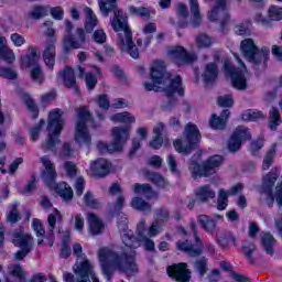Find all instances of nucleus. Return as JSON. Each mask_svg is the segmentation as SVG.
<instances>
[{
	"instance_id": "37",
	"label": "nucleus",
	"mask_w": 282,
	"mask_h": 282,
	"mask_svg": "<svg viewBox=\"0 0 282 282\" xmlns=\"http://www.w3.org/2000/svg\"><path fill=\"white\" fill-rule=\"evenodd\" d=\"M226 6V0H216V6H214V8L208 12L209 21H217L220 12H225Z\"/></svg>"
},
{
	"instance_id": "23",
	"label": "nucleus",
	"mask_w": 282,
	"mask_h": 282,
	"mask_svg": "<svg viewBox=\"0 0 282 282\" xmlns=\"http://www.w3.org/2000/svg\"><path fill=\"white\" fill-rule=\"evenodd\" d=\"M57 78L63 80V84L67 89H74L75 94H79V86L76 82L75 72L72 67H66L63 72H59Z\"/></svg>"
},
{
	"instance_id": "15",
	"label": "nucleus",
	"mask_w": 282,
	"mask_h": 282,
	"mask_svg": "<svg viewBox=\"0 0 282 282\" xmlns=\"http://www.w3.org/2000/svg\"><path fill=\"white\" fill-rule=\"evenodd\" d=\"M12 242L19 248V251L13 253L17 261L24 259L34 248V238L23 231L13 234Z\"/></svg>"
},
{
	"instance_id": "7",
	"label": "nucleus",
	"mask_w": 282,
	"mask_h": 282,
	"mask_svg": "<svg viewBox=\"0 0 282 282\" xmlns=\"http://www.w3.org/2000/svg\"><path fill=\"white\" fill-rule=\"evenodd\" d=\"M240 52L254 69H265L270 57L269 47L260 48L256 45L253 39H245L240 43Z\"/></svg>"
},
{
	"instance_id": "25",
	"label": "nucleus",
	"mask_w": 282,
	"mask_h": 282,
	"mask_svg": "<svg viewBox=\"0 0 282 282\" xmlns=\"http://www.w3.org/2000/svg\"><path fill=\"white\" fill-rule=\"evenodd\" d=\"M57 220H62V214L58 212V209H55L53 214H50L47 218L48 223V232L45 237L47 246H53L55 241V234L54 230L56 229V223Z\"/></svg>"
},
{
	"instance_id": "17",
	"label": "nucleus",
	"mask_w": 282,
	"mask_h": 282,
	"mask_svg": "<svg viewBox=\"0 0 282 282\" xmlns=\"http://www.w3.org/2000/svg\"><path fill=\"white\" fill-rule=\"evenodd\" d=\"M0 272H3L6 282H28L25 271L21 263H9L6 270H3V265L0 264Z\"/></svg>"
},
{
	"instance_id": "11",
	"label": "nucleus",
	"mask_w": 282,
	"mask_h": 282,
	"mask_svg": "<svg viewBox=\"0 0 282 282\" xmlns=\"http://www.w3.org/2000/svg\"><path fill=\"white\" fill-rule=\"evenodd\" d=\"M278 178L279 172H276V170H271V172L263 176L262 189L267 194L265 203L269 207H273L274 202L280 208L282 207V181L278 183L274 194L272 193Z\"/></svg>"
},
{
	"instance_id": "42",
	"label": "nucleus",
	"mask_w": 282,
	"mask_h": 282,
	"mask_svg": "<svg viewBox=\"0 0 282 282\" xmlns=\"http://www.w3.org/2000/svg\"><path fill=\"white\" fill-rule=\"evenodd\" d=\"M131 207H133V209H138L139 212H151L152 209V205H150V203H147V200H143V198H140L139 196L132 198Z\"/></svg>"
},
{
	"instance_id": "38",
	"label": "nucleus",
	"mask_w": 282,
	"mask_h": 282,
	"mask_svg": "<svg viewBox=\"0 0 282 282\" xmlns=\"http://www.w3.org/2000/svg\"><path fill=\"white\" fill-rule=\"evenodd\" d=\"M282 117L279 108L272 107L269 112V128L276 130L278 126H281Z\"/></svg>"
},
{
	"instance_id": "62",
	"label": "nucleus",
	"mask_w": 282,
	"mask_h": 282,
	"mask_svg": "<svg viewBox=\"0 0 282 282\" xmlns=\"http://www.w3.org/2000/svg\"><path fill=\"white\" fill-rule=\"evenodd\" d=\"M0 76H2V78H8L10 80H15L18 78L17 72L7 67L0 68Z\"/></svg>"
},
{
	"instance_id": "54",
	"label": "nucleus",
	"mask_w": 282,
	"mask_h": 282,
	"mask_svg": "<svg viewBox=\"0 0 282 282\" xmlns=\"http://www.w3.org/2000/svg\"><path fill=\"white\" fill-rule=\"evenodd\" d=\"M63 167L66 172V175L69 176L70 178L76 176L78 171L76 163H73V161H65V163L63 164Z\"/></svg>"
},
{
	"instance_id": "48",
	"label": "nucleus",
	"mask_w": 282,
	"mask_h": 282,
	"mask_svg": "<svg viewBox=\"0 0 282 282\" xmlns=\"http://www.w3.org/2000/svg\"><path fill=\"white\" fill-rule=\"evenodd\" d=\"M217 102L219 106L225 108V110H228V108H231L235 104V99L232 95H219L217 98Z\"/></svg>"
},
{
	"instance_id": "30",
	"label": "nucleus",
	"mask_w": 282,
	"mask_h": 282,
	"mask_svg": "<svg viewBox=\"0 0 282 282\" xmlns=\"http://www.w3.org/2000/svg\"><path fill=\"white\" fill-rule=\"evenodd\" d=\"M189 1V11L192 12L191 23L193 28H199L202 25V12L199 10L198 0H188Z\"/></svg>"
},
{
	"instance_id": "29",
	"label": "nucleus",
	"mask_w": 282,
	"mask_h": 282,
	"mask_svg": "<svg viewBox=\"0 0 282 282\" xmlns=\"http://www.w3.org/2000/svg\"><path fill=\"white\" fill-rule=\"evenodd\" d=\"M230 117V110H223L219 115H212L210 118V126L215 130H224L226 128V123Z\"/></svg>"
},
{
	"instance_id": "4",
	"label": "nucleus",
	"mask_w": 282,
	"mask_h": 282,
	"mask_svg": "<svg viewBox=\"0 0 282 282\" xmlns=\"http://www.w3.org/2000/svg\"><path fill=\"white\" fill-rule=\"evenodd\" d=\"M73 253L77 257L73 265V272H73H64L63 278L65 282H100L96 274L94 263L87 259L79 242L73 245Z\"/></svg>"
},
{
	"instance_id": "35",
	"label": "nucleus",
	"mask_w": 282,
	"mask_h": 282,
	"mask_svg": "<svg viewBox=\"0 0 282 282\" xmlns=\"http://www.w3.org/2000/svg\"><path fill=\"white\" fill-rule=\"evenodd\" d=\"M84 13L86 14V23H85V30L86 32H93V30H95L97 23H98V19L94 12V10H91V8H84Z\"/></svg>"
},
{
	"instance_id": "52",
	"label": "nucleus",
	"mask_w": 282,
	"mask_h": 282,
	"mask_svg": "<svg viewBox=\"0 0 282 282\" xmlns=\"http://www.w3.org/2000/svg\"><path fill=\"white\" fill-rule=\"evenodd\" d=\"M43 126H45V119H40L39 123H36L35 126H33V128H31L30 134H31L32 141H37Z\"/></svg>"
},
{
	"instance_id": "12",
	"label": "nucleus",
	"mask_w": 282,
	"mask_h": 282,
	"mask_svg": "<svg viewBox=\"0 0 282 282\" xmlns=\"http://www.w3.org/2000/svg\"><path fill=\"white\" fill-rule=\"evenodd\" d=\"M234 57L236 58V62L238 63V68L234 67L232 63L230 61H225L224 63V69L227 76L231 78V85L235 89H239V91H246L247 89V78L246 74H248V69L241 61L240 56L238 54H234Z\"/></svg>"
},
{
	"instance_id": "47",
	"label": "nucleus",
	"mask_w": 282,
	"mask_h": 282,
	"mask_svg": "<svg viewBox=\"0 0 282 282\" xmlns=\"http://www.w3.org/2000/svg\"><path fill=\"white\" fill-rule=\"evenodd\" d=\"M263 112L261 110H253V109H248L242 112V119L245 121H256L257 119H260L263 117Z\"/></svg>"
},
{
	"instance_id": "63",
	"label": "nucleus",
	"mask_w": 282,
	"mask_h": 282,
	"mask_svg": "<svg viewBox=\"0 0 282 282\" xmlns=\"http://www.w3.org/2000/svg\"><path fill=\"white\" fill-rule=\"evenodd\" d=\"M84 203H86V205L88 207H93L94 209H96L99 206L98 200H96V198H94L91 192H87L84 195Z\"/></svg>"
},
{
	"instance_id": "36",
	"label": "nucleus",
	"mask_w": 282,
	"mask_h": 282,
	"mask_svg": "<svg viewBox=\"0 0 282 282\" xmlns=\"http://www.w3.org/2000/svg\"><path fill=\"white\" fill-rule=\"evenodd\" d=\"M50 10L51 6H33L29 12V18L34 20L43 19L44 17H47Z\"/></svg>"
},
{
	"instance_id": "46",
	"label": "nucleus",
	"mask_w": 282,
	"mask_h": 282,
	"mask_svg": "<svg viewBox=\"0 0 282 282\" xmlns=\"http://www.w3.org/2000/svg\"><path fill=\"white\" fill-rule=\"evenodd\" d=\"M32 227L36 234V237L39 238L37 243L39 246H41V243H43L44 241L43 237L45 236V229L43 228V225H41V220H39L37 218L33 219Z\"/></svg>"
},
{
	"instance_id": "19",
	"label": "nucleus",
	"mask_w": 282,
	"mask_h": 282,
	"mask_svg": "<svg viewBox=\"0 0 282 282\" xmlns=\"http://www.w3.org/2000/svg\"><path fill=\"white\" fill-rule=\"evenodd\" d=\"M167 274L169 276H172V279H175L180 282L191 281L192 276V272L187 268V263L183 261L180 263H174L173 265H169Z\"/></svg>"
},
{
	"instance_id": "26",
	"label": "nucleus",
	"mask_w": 282,
	"mask_h": 282,
	"mask_svg": "<svg viewBox=\"0 0 282 282\" xmlns=\"http://www.w3.org/2000/svg\"><path fill=\"white\" fill-rule=\"evenodd\" d=\"M195 196L197 203H209V200H214L216 192L212 185H200L195 189Z\"/></svg>"
},
{
	"instance_id": "6",
	"label": "nucleus",
	"mask_w": 282,
	"mask_h": 282,
	"mask_svg": "<svg viewBox=\"0 0 282 282\" xmlns=\"http://www.w3.org/2000/svg\"><path fill=\"white\" fill-rule=\"evenodd\" d=\"M64 123L65 120L61 108H54L50 111L46 128L47 137L42 143V150H44V152H50L51 150L54 151L57 143H61L59 137L62 134Z\"/></svg>"
},
{
	"instance_id": "31",
	"label": "nucleus",
	"mask_w": 282,
	"mask_h": 282,
	"mask_svg": "<svg viewBox=\"0 0 282 282\" xmlns=\"http://www.w3.org/2000/svg\"><path fill=\"white\" fill-rule=\"evenodd\" d=\"M0 58L2 61H6L7 63H14L15 61V54L13 50H10L7 45V39L6 36H0Z\"/></svg>"
},
{
	"instance_id": "57",
	"label": "nucleus",
	"mask_w": 282,
	"mask_h": 282,
	"mask_svg": "<svg viewBox=\"0 0 282 282\" xmlns=\"http://www.w3.org/2000/svg\"><path fill=\"white\" fill-rule=\"evenodd\" d=\"M124 202H126V198L124 196H122L121 192L117 198V202L115 203L113 205V208L111 209V213L113 216H117L120 214V212H122L123 207H124Z\"/></svg>"
},
{
	"instance_id": "32",
	"label": "nucleus",
	"mask_w": 282,
	"mask_h": 282,
	"mask_svg": "<svg viewBox=\"0 0 282 282\" xmlns=\"http://www.w3.org/2000/svg\"><path fill=\"white\" fill-rule=\"evenodd\" d=\"M143 176L147 178V181H151L156 187H167L169 183L162 176V174H159L158 172H150L149 170H144Z\"/></svg>"
},
{
	"instance_id": "49",
	"label": "nucleus",
	"mask_w": 282,
	"mask_h": 282,
	"mask_svg": "<svg viewBox=\"0 0 282 282\" xmlns=\"http://www.w3.org/2000/svg\"><path fill=\"white\" fill-rule=\"evenodd\" d=\"M234 32L236 34H238L239 36H247L251 34V30H250V23L248 22H242V23H238L235 28H234Z\"/></svg>"
},
{
	"instance_id": "24",
	"label": "nucleus",
	"mask_w": 282,
	"mask_h": 282,
	"mask_svg": "<svg viewBox=\"0 0 282 282\" xmlns=\"http://www.w3.org/2000/svg\"><path fill=\"white\" fill-rule=\"evenodd\" d=\"M90 170L95 174V176L104 178L105 176H108V174H110L111 163H109L107 159H97V161H94L91 163Z\"/></svg>"
},
{
	"instance_id": "33",
	"label": "nucleus",
	"mask_w": 282,
	"mask_h": 282,
	"mask_svg": "<svg viewBox=\"0 0 282 282\" xmlns=\"http://www.w3.org/2000/svg\"><path fill=\"white\" fill-rule=\"evenodd\" d=\"M132 189L134 194H144L147 198H153L154 196H158L156 192H154L150 183H134L132 185Z\"/></svg>"
},
{
	"instance_id": "64",
	"label": "nucleus",
	"mask_w": 282,
	"mask_h": 282,
	"mask_svg": "<svg viewBox=\"0 0 282 282\" xmlns=\"http://www.w3.org/2000/svg\"><path fill=\"white\" fill-rule=\"evenodd\" d=\"M85 82H86V86L88 87V89L90 91H93V89H95V87L98 83V79L96 78V76H94V74H86Z\"/></svg>"
},
{
	"instance_id": "2",
	"label": "nucleus",
	"mask_w": 282,
	"mask_h": 282,
	"mask_svg": "<svg viewBox=\"0 0 282 282\" xmlns=\"http://www.w3.org/2000/svg\"><path fill=\"white\" fill-rule=\"evenodd\" d=\"M150 77L152 82H144V89L147 91H164L167 99L163 101V110H172L177 104V99L174 94L178 96H184L185 90L182 86V78L177 76L174 79L170 78L166 72V65L163 61H154L150 68Z\"/></svg>"
},
{
	"instance_id": "10",
	"label": "nucleus",
	"mask_w": 282,
	"mask_h": 282,
	"mask_svg": "<svg viewBox=\"0 0 282 282\" xmlns=\"http://www.w3.org/2000/svg\"><path fill=\"white\" fill-rule=\"evenodd\" d=\"M131 126H115L112 128L113 141L108 145L104 141L97 142L100 152H122L127 141L130 139Z\"/></svg>"
},
{
	"instance_id": "43",
	"label": "nucleus",
	"mask_w": 282,
	"mask_h": 282,
	"mask_svg": "<svg viewBox=\"0 0 282 282\" xmlns=\"http://www.w3.org/2000/svg\"><path fill=\"white\" fill-rule=\"evenodd\" d=\"M230 196V191L227 189H219L218 198H217V209L223 212L228 207V199Z\"/></svg>"
},
{
	"instance_id": "59",
	"label": "nucleus",
	"mask_w": 282,
	"mask_h": 282,
	"mask_svg": "<svg viewBox=\"0 0 282 282\" xmlns=\"http://www.w3.org/2000/svg\"><path fill=\"white\" fill-rule=\"evenodd\" d=\"M163 231L160 223L158 220H154V223H152L151 227H149L148 230V236L149 238H155V236H159V234H161Z\"/></svg>"
},
{
	"instance_id": "44",
	"label": "nucleus",
	"mask_w": 282,
	"mask_h": 282,
	"mask_svg": "<svg viewBox=\"0 0 282 282\" xmlns=\"http://www.w3.org/2000/svg\"><path fill=\"white\" fill-rule=\"evenodd\" d=\"M275 154H276V143H273L263 158V165H262L263 170H269V167H271L272 163H274Z\"/></svg>"
},
{
	"instance_id": "55",
	"label": "nucleus",
	"mask_w": 282,
	"mask_h": 282,
	"mask_svg": "<svg viewBox=\"0 0 282 282\" xmlns=\"http://www.w3.org/2000/svg\"><path fill=\"white\" fill-rule=\"evenodd\" d=\"M256 247L253 242H243L242 245V251L245 252L247 259L251 262L254 263V259L252 257V252H254Z\"/></svg>"
},
{
	"instance_id": "56",
	"label": "nucleus",
	"mask_w": 282,
	"mask_h": 282,
	"mask_svg": "<svg viewBox=\"0 0 282 282\" xmlns=\"http://www.w3.org/2000/svg\"><path fill=\"white\" fill-rule=\"evenodd\" d=\"M19 220H21V216L18 212V205H12L11 212L7 215V221L11 225H15Z\"/></svg>"
},
{
	"instance_id": "21",
	"label": "nucleus",
	"mask_w": 282,
	"mask_h": 282,
	"mask_svg": "<svg viewBox=\"0 0 282 282\" xmlns=\"http://www.w3.org/2000/svg\"><path fill=\"white\" fill-rule=\"evenodd\" d=\"M169 54L178 66L188 65L197 61V55L188 54L184 47H173L170 50Z\"/></svg>"
},
{
	"instance_id": "3",
	"label": "nucleus",
	"mask_w": 282,
	"mask_h": 282,
	"mask_svg": "<svg viewBox=\"0 0 282 282\" xmlns=\"http://www.w3.org/2000/svg\"><path fill=\"white\" fill-rule=\"evenodd\" d=\"M98 3L104 17H109V12H113V19H111L110 24L112 30L117 32L118 44L121 51L127 52L131 58H139L140 52L135 43H133L129 19L127 13L118 8V0H99Z\"/></svg>"
},
{
	"instance_id": "28",
	"label": "nucleus",
	"mask_w": 282,
	"mask_h": 282,
	"mask_svg": "<svg viewBox=\"0 0 282 282\" xmlns=\"http://www.w3.org/2000/svg\"><path fill=\"white\" fill-rule=\"evenodd\" d=\"M89 234L91 236H99L105 229V225L96 214H88Z\"/></svg>"
},
{
	"instance_id": "16",
	"label": "nucleus",
	"mask_w": 282,
	"mask_h": 282,
	"mask_svg": "<svg viewBox=\"0 0 282 282\" xmlns=\"http://www.w3.org/2000/svg\"><path fill=\"white\" fill-rule=\"evenodd\" d=\"M248 139H251V132L249 128H246L245 126H238L228 141V150L230 152H237L240 150L242 143Z\"/></svg>"
},
{
	"instance_id": "60",
	"label": "nucleus",
	"mask_w": 282,
	"mask_h": 282,
	"mask_svg": "<svg viewBox=\"0 0 282 282\" xmlns=\"http://www.w3.org/2000/svg\"><path fill=\"white\" fill-rule=\"evenodd\" d=\"M137 234L138 238L137 241H139V246H141V241H144V234H145V220H140V223L137 226Z\"/></svg>"
},
{
	"instance_id": "45",
	"label": "nucleus",
	"mask_w": 282,
	"mask_h": 282,
	"mask_svg": "<svg viewBox=\"0 0 282 282\" xmlns=\"http://www.w3.org/2000/svg\"><path fill=\"white\" fill-rule=\"evenodd\" d=\"M54 22L53 21H45L43 23V26L45 28L44 34L47 36L46 42L56 43V30L53 28Z\"/></svg>"
},
{
	"instance_id": "1",
	"label": "nucleus",
	"mask_w": 282,
	"mask_h": 282,
	"mask_svg": "<svg viewBox=\"0 0 282 282\" xmlns=\"http://www.w3.org/2000/svg\"><path fill=\"white\" fill-rule=\"evenodd\" d=\"M118 229L124 245L122 254L111 251L108 247H104L98 252L102 272L107 279H111V274L113 273L112 268L120 272H126L128 276L139 271L135 262V248H139L140 242L135 239L133 231L129 229L127 217H123V224H118Z\"/></svg>"
},
{
	"instance_id": "53",
	"label": "nucleus",
	"mask_w": 282,
	"mask_h": 282,
	"mask_svg": "<svg viewBox=\"0 0 282 282\" xmlns=\"http://www.w3.org/2000/svg\"><path fill=\"white\" fill-rule=\"evenodd\" d=\"M217 241L220 243L221 248H228L230 241L236 246L237 240L232 234H224L220 238H217Z\"/></svg>"
},
{
	"instance_id": "61",
	"label": "nucleus",
	"mask_w": 282,
	"mask_h": 282,
	"mask_svg": "<svg viewBox=\"0 0 282 282\" xmlns=\"http://www.w3.org/2000/svg\"><path fill=\"white\" fill-rule=\"evenodd\" d=\"M196 43L198 47H209L212 45V39L207 34H199L196 37Z\"/></svg>"
},
{
	"instance_id": "40",
	"label": "nucleus",
	"mask_w": 282,
	"mask_h": 282,
	"mask_svg": "<svg viewBox=\"0 0 282 282\" xmlns=\"http://www.w3.org/2000/svg\"><path fill=\"white\" fill-rule=\"evenodd\" d=\"M112 121H120L122 123H134L135 122V117L132 115V112L129 111H123V112H116V115H112L110 117Z\"/></svg>"
},
{
	"instance_id": "39",
	"label": "nucleus",
	"mask_w": 282,
	"mask_h": 282,
	"mask_svg": "<svg viewBox=\"0 0 282 282\" xmlns=\"http://www.w3.org/2000/svg\"><path fill=\"white\" fill-rule=\"evenodd\" d=\"M274 243L276 240L272 234H263L261 245L268 254H274Z\"/></svg>"
},
{
	"instance_id": "5",
	"label": "nucleus",
	"mask_w": 282,
	"mask_h": 282,
	"mask_svg": "<svg viewBox=\"0 0 282 282\" xmlns=\"http://www.w3.org/2000/svg\"><path fill=\"white\" fill-rule=\"evenodd\" d=\"M189 229L194 235L195 245H193V242H188V240H178L176 242V248L178 250H183V252L188 254V257H198L194 261V270L198 272L199 276H204V274L209 270V262L207 257H199L204 252V245L202 242V238H199L197 234V223L192 221L189 224Z\"/></svg>"
},
{
	"instance_id": "22",
	"label": "nucleus",
	"mask_w": 282,
	"mask_h": 282,
	"mask_svg": "<svg viewBox=\"0 0 282 282\" xmlns=\"http://www.w3.org/2000/svg\"><path fill=\"white\" fill-rule=\"evenodd\" d=\"M215 62L208 63V65L205 66V70L202 75L204 83H215L218 78L219 74V67L218 63L220 61V54H215L214 56Z\"/></svg>"
},
{
	"instance_id": "8",
	"label": "nucleus",
	"mask_w": 282,
	"mask_h": 282,
	"mask_svg": "<svg viewBox=\"0 0 282 282\" xmlns=\"http://www.w3.org/2000/svg\"><path fill=\"white\" fill-rule=\"evenodd\" d=\"M41 163H43L45 170L42 174L44 183L50 187H55V192L63 198V200H73L74 192L67 183H58L56 185L57 172L48 156H41Z\"/></svg>"
},
{
	"instance_id": "9",
	"label": "nucleus",
	"mask_w": 282,
	"mask_h": 282,
	"mask_svg": "<svg viewBox=\"0 0 282 282\" xmlns=\"http://www.w3.org/2000/svg\"><path fill=\"white\" fill-rule=\"evenodd\" d=\"M89 121H93L91 112L86 106H82L77 110V119L75 121V141H77L79 145H90L93 141L87 127Z\"/></svg>"
},
{
	"instance_id": "20",
	"label": "nucleus",
	"mask_w": 282,
	"mask_h": 282,
	"mask_svg": "<svg viewBox=\"0 0 282 282\" xmlns=\"http://www.w3.org/2000/svg\"><path fill=\"white\" fill-rule=\"evenodd\" d=\"M77 36L78 40L75 39V36H64L63 39V50L65 54H69L70 50H82L83 45L86 43V34L85 30L82 28L77 29Z\"/></svg>"
},
{
	"instance_id": "50",
	"label": "nucleus",
	"mask_w": 282,
	"mask_h": 282,
	"mask_svg": "<svg viewBox=\"0 0 282 282\" xmlns=\"http://www.w3.org/2000/svg\"><path fill=\"white\" fill-rule=\"evenodd\" d=\"M129 11L131 14H134L135 17H141L142 19H145L147 21L151 18V12L149 8H129Z\"/></svg>"
},
{
	"instance_id": "58",
	"label": "nucleus",
	"mask_w": 282,
	"mask_h": 282,
	"mask_svg": "<svg viewBox=\"0 0 282 282\" xmlns=\"http://www.w3.org/2000/svg\"><path fill=\"white\" fill-rule=\"evenodd\" d=\"M40 55L37 54L34 47H30L29 54L26 55L28 65L31 67L32 65H36L39 63Z\"/></svg>"
},
{
	"instance_id": "34",
	"label": "nucleus",
	"mask_w": 282,
	"mask_h": 282,
	"mask_svg": "<svg viewBox=\"0 0 282 282\" xmlns=\"http://www.w3.org/2000/svg\"><path fill=\"white\" fill-rule=\"evenodd\" d=\"M198 225L207 232V234H214L217 229V223L214 220V218H210V216H198L197 218Z\"/></svg>"
},
{
	"instance_id": "51",
	"label": "nucleus",
	"mask_w": 282,
	"mask_h": 282,
	"mask_svg": "<svg viewBox=\"0 0 282 282\" xmlns=\"http://www.w3.org/2000/svg\"><path fill=\"white\" fill-rule=\"evenodd\" d=\"M31 78L34 83H37V85H43L45 77L43 75V69H41L40 66L33 67L31 72Z\"/></svg>"
},
{
	"instance_id": "41",
	"label": "nucleus",
	"mask_w": 282,
	"mask_h": 282,
	"mask_svg": "<svg viewBox=\"0 0 282 282\" xmlns=\"http://www.w3.org/2000/svg\"><path fill=\"white\" fill-rule=\"evenodd\" d=\"M20 97L26 104L29 110L33 112L34 117H39V106L31 95H29V93H21Z\"/></svg>"
},
{
	"instance_id": "27",
	"label": "nucleus",
	"mask_w": 282,
	"mask_h": 282,
	"mask_svg": "<svg viewBox=\"0 0 282 282\" xmlns=\"http://www.w3.org/2000/svg\"><path fill=\"white\" fill-rule=\"evenodd\" d=\"M43 61L48 69H54L56 63V45L52 42H46L45 50L43 52Z\"/></svg>"
},
{
	"instance_id": "18",
	"label": "nucleus",
	"mask_w": 282,
	"mask_h": 282,
	"mask_svg": "<svg viewBox=\"0 0 282 282\" xmlns=\"http://www.w3.org/2000/svg\"><path fill=\"white\" fill-rule=\"evenodd\" d=\"M268 17L269 19L259 12L256 14L254 21L263 25V28H272V21H282V8L279 6H270Z\"/></svg>"
},
{
	"instance_id": "13",
	"label": "nucleus",
	"mask_w": 282,
	"mask_h": 282,
	"mask_svg": "<svg viewBox=\"0 0 282 282\" xmlns=\"http://www.w3.org/2000/svg\"><path fill=\"white\" fill-rule=\"evenodd\" d=\"M187 143H183L182 139H176L174 141V148L177 152H182L183 154H191L194 148L199 143L202 139V134L199 132V128L195 123H187L185 126V132Z\"/></svg>"
},
{
	"instance_id": "14",
	"label": "nucleus",
	"mask_w": 282,
	"mask_h": 282,
	"mask_svg": "<svg viewBox=\"0 0 282 282\" xmlns=\"http://www.w3.org/2000/svg\"><path fill=\"white\" fill-rule=\"evenodd\" d=\"M223 163L224 159L219 154L210 156V159L203 163V165H199L197 161L192 159L189 163V170L194 178H197V176H212V174H215V172H217L218 167H220Z\"/></svg>"
}]
</instances>
